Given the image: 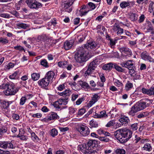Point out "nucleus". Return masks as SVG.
<instances>
[{
  "label": "nucleus",
  "instance_id": "obj_1",
  "mask_svg": "<svg viewBox=\"0 0 154 154\" xmlns=\"http://www.w3.org/2000/svg\"><path fill=\"white\" fill-rule=\"evenodd\" d=\"M98 47V45L95 42H93L86 44L84 47H80L75 53L74 58L75 61L80 63L81 65H83L88 60L87 57V51L89 49H94Z\"/></svg>",
  "mask_w": 154,
  "mask_h": 154
},
{
  "label": "nucleus",
  "instance_id": "obj_2",
  "mask_svg": "<svg viewBox=\"0 0 154 154\" xmlns=\"http://www.w3.org/2000/svg\"><path fill=\"white\" fill-rule=\"evenodd\" d=\"M152 100L147 99L141 100L131 108L128 114L133 116L135 113L140 110L149 106L152 103Z\"/></svg>",
  "mask_w": 154,
  "mask_h": 154
},
{
  "label": "nucleus",
  "instance_id": "obj_3",
  "mask_svg": "<svg viewBox=\"0 0 154 154\" xmlns=\"http://www.w3.org/2000/svg\"><path fill=\"white\" fill-rule=\"evenodd\" d=\"M96 145H78V148L79 150L84 153H91L96 152Z\"/></svg>",
  "mask_w": 154,
  "mask_h": 154
},
{
  "label": "nucleus",
  "instance_id": "obj_4",
  "mask_svg": "<svg viewBox=\"0 0 154 154\" xmlns=\"http://www.w3.org/2000/svg\"><path fill=\"white\" fill-rule=\"evenodd\" d=\"M26 3L31 9L38 10L43 6V5L36 0H26Z\"/></svg>",
  "mask_w": 154,
  "mask_h": 154
},
{
  "label": "nucleus",
  "instance_id": "obj_5",
  "mask_svg": "<svg viewBox=\"0 0 154 154\" xmlns=\"http://www.w3.org/2000/svg\"><path fill=\"white\" fill-rule=\"evenodd\" d=\"M97 61L95 60L91 62L88 66V68L85 73V76H87L91 74L93 72L97 67Z\"/></svg>",
  "mask_w": 154,
  "mask_h": 154
},
{
  "label": "nucleus",
  "instance_id": "obj_6",
  "mask_svg": "<svg viewBox=\"0 0 154 154\" xmlns=\"http://www.w3.org/2000/svg\"><path fill=\"white\" fill-rule=\"evenodd\" d=\"M18 91L14 84H9L7 89L4 92V94L6 95H14Z\"/></svg>",
  "mask_w": 154,
  "mask_h": 154
},
{
  "label": "nucleus",
  "instance_id": "obj_7",
  "mask_svg": "<svg viewBox=\"0 0 154 154\" xmlns=\"http://www.w3.org/2000/svg\"><path fill=\"white\" fill-rule=\"evenodd\" d=\"M117 130L114 133V135L116 138L119 140L120 143H123L127 142L128 140L127 138L123 136L121 132Z\"/></svg>",
  "mask_w": 154,
  "mask_h": 154
},
{
  "label": "nucleus",
  "instance_id": "obj_8",
  "mask_svg": "<svg viewBox=\"0 0 154 154\" xmlns=\"http://www.w3.org/2000/svg\"><path fill=\"white\" fill-rule=\"evenodd\" d=\"M78 131L82 135L85 136L88 135L90 133V131L88 127L84 125L79 127Z\"/></svg>",
  "mask_w": 154,
  "mask_h": 154
},
{
  "label": "nucleus",
  "instance_id": "obj_9",
  "mask_svg": "<svg viewBox=\"0 0 154 154\" xmlns=\"http://www.w3.org/2000/svg\"><path fill=\"white\" fill-rule=\"evenodd\" d=\"M118 131H120V132L122 133V134L123 135V136L127 138V139L128 140L130 139L132 135V132L130 130L126 128L119 129L117 130Z\"/></svg>",
  "mask_w": 154,
  "mask_h": 154
},
{
  "label": "nucleus",
  "instance_id": "obj_10",
  "mask_svg": "<svg viewBox=\"0 0 154 154\" xmlns=\"http://www.w3.org/2000/svg\"><path fill=\"white\" fill-rule=\"evenodd\" d=\"M59 119V116L55 112H51L47 116V118H45V122L48 121H50L53 120H55Z\"/></svg>",
  "mask_w": 154,
  "mask_h": 154
},
{
  "label": "nucleus",
  "instance_id": "obj_11",
  "mask_svg": "<svg viewBox=\"0 0 154 154\" xmlns=\"http://www.w3.org/2000/svg\"><path fill=\"white\" fill-rule=\"evenodd\" d=\"M49 82L50 81L45 77L39 80L38 82V83L39 85L42 88H45L48 85Z\"/></svg>",
  "mask_w": 154,
  "mask_h": 154
},
{
  "label": "nucleus",
  "instance_id": "obj_12",
  "mask_svg": "<svg viewBox=\"0 0 154 154\" xmlns=\"http://www.w3.org/2000/svg\"><path fill=\"white\" fill-rule=\"evenodd\" d=\"M142 91L143 93L149 95H154V87L152 86L149 89L143 88Z\"/></svg>",
  "mask_w": 154,
  "mask_h": 154
},
{
  "label": "nucleus",
  "instance_id": "obj_13",
  "mask_svg": "<svg viewBox=\"0 0 154 154\" xmlns=\"http://www.w3.org/2000/svg\"><path fill=\"white\" fill-rule=\"evenodd\" d=\"M141 56L142 58L144 60H148L150 62H152L153 60V59L149 56L148 54L146 51L142 52L141 54Z\"/></svg>",
  "mask_w": 154,
  "mask_h": 154
},
{
  "label": "nucleus",
  "instance_id": "obj_14",
  "mask_svg": "<svg viewBox=\"0 0 154 154\" xmlns=\"http://www.w3.org/2000/svg\"><path fill=\"white\" fill-rule=\"evenodd\" d=\"M100 97L97 94H95L93 95L92 97V100L89 101V106H91L92 105L94 104L99 99Z\"/></svg>",
  "mask_w": 154,
  "mask_h": 154
},
{
  "label": "nucleus",
  "instance_id": "obj_15",
  "mask_svg": "<svg viewBox=\"0 0 154 154\" xmlns=\"http://www.w3.org/2000/svg\"><path fill=\"white\" fill-rule=\"evenodd\" d=\"M74 2L73 0H70L69 2H67L64 3H62V7L63 10L65 11H67L66 9L70 7L71 6L72 4Z\"/></svg>",
  "mask_w": 154,
  "mask_h": 154
},
{
  "label": "nucleus",
  "instance_id": "obj_16",
  "mask_svg": "<svg viewBox=\"0 0 154 154\" xmlns=\"http://www.w3.org/2000/svg\"><path fill=\"white\" fill-rule=\"evenodd\" d=\"M73 42L72 41H66L65 42L64 45V48L65 49L67 50L70 49L72 47Z\"/></svg>",
  "mask_w": 154,
  "mask_h": 154
},
{
  "label": "nucleus",
  "instance_id": "obj_17",
  "mask_svg": "<svg viewBox=\"0 0 154 154\" xmlns=\"http://www.w3.org/2000/svg\"><path fill=\"white\" fill-rule=\"evenodd\" d=\"M37 39L39 41H43L45 42H48L49 40V38L45 34L39 35Z\"/></svg>",
  "mask_w": 154,
  "mask_h": 154
},
{
  "label": "nucleus",
  "instance_id": "obj_18",
  "mask_svg": "<svg viewBox=\"0 0 154 154\" xmlns=\"http://www.w3.org/2000/svg\"><path fill=\"white\" fill-rule=\"evenodd\" d=\"M54 74L53 71H49L46 74L45 77L50 82L53 79Z\"/></svg>",
  "mask_w": 154,
  "mask_h": 154
},
{
  "label": "nucleus",
  "instance_id": "obj_19",
  "mask_svg": "<svg viewBox=\"0 0 154 154\" xmlns=\"http://www.w3.org/2000/svg\"><path fill=\"white\" fill-rule=\"evenodd\" d=\"M120 51L121 52H124L128 55L131 56L132 54L131 50L127 47H122L121 48H120Z\"/></svg>",
  "mask_w": 154,
  "mask_h": 154
},
{
  "label": "nucleus",
  "instance_id": "obj_20",
  "mask_svg": "<svg viewBox=\"0 0 154 154\" xmlns=\"http://www.w3.org/2000/svg\"><path fill=\"white\" fill-rule=\"evenodd\" d=\"M58 94L59 95L63 97H68L70 96L71 94V91L70 89H66L63 92L58 93Z\"/></svg>",
  "mask_w": 154,
  "mask_h": 154
},
{
  "label": "nucleus",
  "instance_id": "obj_21",
  "mask_svg": "<svg viewBox=\"0 0 154 154\" xmlns=\"http://www.w3.org/2000/svg\"><path fill=\"white\" fill-rule=\"evenodd\" d=\"M113 68V63H110L104 65L102 68L105 70H110Z\"/></svg>",
  "mask_w": 154,
  "mask_h": 154
},
{
  "label": "nucleus",
  "instance_id": "obj_22",
  "mask_svg": "<svg viewBox=\"0 0 154 154\" xmlns=\"http://www.w3.org/2000/svg\"><path fill=\"white\" fill-rule=\"evenodd\" d=\"M12 101H7L4 100H2L1 101V103L2 106L4 109L8 108L10 104L12 103Z\"/></svg>",
  "mask_w": 154,
  "mask_h": 154
},
{
  "label": "nucleus",
  "instance_id": "obj_23",
  "mask_svg": "<svg viewBox=\"0 0 154 154\" xmlns=\"http://www.w3.org/2000/svg\"><path fill=\"white\" fill-rule=\"evenodd\" d=\"M16 25L18 29H26L29 27V25L21 23H19L16 24Z\"/></svg>",
  "mask_w": 154,
  "mask_h": 154
},
{
  "label": "nucleus",
  "instance_id": "obj_24",
  "mask_svg": "<svg viewBox=\"0 0 154 154\" xmlns=\"http://www.w3.org/2000/svg\"><path fill=\"white\" fill-rule=\"evenodd\" d=\"M119 121L120 122L122 123V125H125L128 124V123L129 122V119L127 117L124 116L121 117L119 119Z\"/></svg>",
  "mask_w": 154,
  "mask_h": 154
},
{
  "label": "nucleus",
  "instance_id": "obj_25",
  "mask_svg": "<svg viewBox=\"0 0 154 154\" xmlns=\"http://www.w3.org/2000/svg\"><path fill=\"white\" fill-rule=\"evenodd\" d=\"M116 69L119 72H124L125 69H123L121 66H118L116 63H113V67Z\"/></svg>",
  "mask_w": 154,
  "mask_h": 154
},
{
  "label": "nucleus",
  "instance_id": "obj_26",
  "mask_svg": "<svg viewBox=\"0 0 154 154\" xmlns=\"http://www.w3.org/2000/svg\"><path fill=\"white\" fill-rule=\"evenodd\" d=\"M7 131V128L5 126H3L0 128V137H2L4 134L6 133Z\"/></svg>",
  "mask_w": 154,
  "mask_h": 154
},
{
  "label": "nucleus",
  "instance_id": "obj_27",
  "mask_svg": "<svg viewBox=\"0 0 154 154\" xmlns=\"http://www.w3.org/2000/svg\"><path fill=\"white\" fill-rule=\"evenodd\" d=\"M50 134L53 137H54L58 134V131L55 128L51 130L49 132Z\"/></svg>",
  "mask_w": 154,
  "mask_h": 154
},
{
  "label": "nucleus",
  "instance_id": "obj_28",
  "mask_svg": "<svg viewBox=\"0 0 154 154\" xmlns=\"http://www.w3.org/2000/svg\"><path fill=\"white\" fill-rule=\"evenodd\" d=\"M40 76L39 73H33L31 74L32 79L34 81H36L39 79Z\"/></svg>",
  "mask_w": 154,
  "mask_h": 154
},
{
  "label": "nucleus",
  "instance_id": "obj_29",
  "mask_svg": "<svg viewBox=\"0 0 154 154\" xmlns=\"http://www.w3.org/2000/svg\"><path fill=\"white\" fill-rule=\"evenodd\" d=\"M58 65L60 67H66V66H68V62L66 61L59 62L58 63Z\"/></svg>",
  "mask_w": 154,
  "mask_h": 154
},
{
  "label": "nucleus",
  "instance_id": "obj_30",
  "mask_svg": "<svg viewBox=\"0 0 154 154\" xmlns=\"http://www.w3.org/2000/svg\"><path fill=\"white\" fill-rule=\"evenodd\" d=\"M134 62L132 60H128L126 61L127 68L128 69L133 67Z\"/></svg>",
  "mask_w": 154,
  "mask_h": 154
},
{
  "label": "nucleus",
  "instance_id": "obj_31",
  "mask_svg": "<svg viewBox=\"0 0 154 154\" xmlns=\"http://www.w3.org/2000/svg\"><path fill=\"white\" fill-rule=\"evenodd\" d=\"M79 84L83 88H90V86L88 83L85 82L81 81L79 82Z\"/></svg>",
  "mask_w": 154,
  "mask_h": 154
},
{
  "label": "nucleus",
  "instance_id": "obj_32",
  "mask_svg": "<svg viewBox=\"0 0 154 154\" xmlns=\"http://www.w3.org/2000/svg\"><path fill=\"white\" fill-rule=\"evenodd\" d=\"M130 5V2H123L120 4V6L122 8H124L129 6Z\"/></svg>",
  "mask_w": 154,
  "mask_h": 154
},
{
  "label": "nucleus",
  "instance_id": "obj_33",
  "mask_svg": "<svg viewBox=\"0 0 154 154\" xmlns=\"http://www.w3.org/2000/svg\"><path fill=\"white\" fill-rule=\"evenodd\" d=\"M149 114V113L147 112H145L141 113L137 116V118H142L147 116Z\"/></svg>",
  "mask_w": 154,
  "mask_h": 154
},
{
  "label": "nucleus",
  "instance_id": "obj_34",
  "mask_svg": "<svg viewBox=\"0 0 154 154\" xmlns=\"http://www.w3.org/2000/svg\"><path fill=\"white\" fill-rule=\"evenodd\" d=\"M129 70V73L131 76H135L137 74V72L135 71L134 68L132 67L128 69Z\"/></svg>",
  "mask_w": 154,
  "mask_h": 154
},
{
  "label": "nucleus",
  "instance_id": "obj_35",
  "mask_svg": "<svg viewBox=\"0 0 154 154\" xmlns=\"http://www.w3.org/2000/svg\"><path fill=\"white\" fill-rule=\"evenodd\" d=\"M133 87V84L130 82L129 81L126 83L125 86V90L127 91H128L131 88Z\"/></svg>",
  "mask_w": 154,
  "mask_h": 154
},
{
  "label": "nucleus",
  "instance_id": "obj_36",
  "mask_svg": "<svg viewBox=\"0 0 154 154\" xmlns=\"http://www.w3.org/2000/svg\"><path fill=\"white\" fill-rule=\"evenodd\" d=\"M137 16L135 14L132 13L130 15V18L132 21H136L137 19Z\"/></svg>",
  "mask_w": 154,
  "mask_h": 154
},
{
  "label": "nucleus",
  "instance_id": "obj_37",
  "mask_svg": "<svg viewBox=\"0 0 154 154\" xmlns=\"http://www.w3.org/2000/svg\"><path fill=\"white\" fill-rule=\"evenodd\" d=\"M90 125L92 127L94 128L97 127L98 125L97 122L92 120L90 121Z\"/></svg>",
  "mask_w": 154,
  "mask_h": 154
},
{
  "label": "nucleus",
  "instance_id": "obj_38",
  "mask_svg": "<svg viewBox=\"0 0 154 154\" xmlns=\"http://www.w3.org/2000/svg\"><path fill=\"white\" fill-rule=\"evenodd\" d=\"M31 135L32 138L34 141L38 142L39 140V138L33 132L32 133Z\"/></svg>",
  "mask_w": 154,
  "mask_h": 154
},
{
  "label": "nucleus",
  "instance_id": "obj_39",
  "mask_svg": "<svg viewBox=\"0 0 154 154\" xmlns=\"http://www.w3.org/2000/svg\"><path fill=\"white\" fill-rule=\"evenodd\" d=\"M100 141L97 140H90L87 143V144H98Z\"/></svg>",
  "mask_w": 154,
  "mask_h": 154
},
{
  "label": "nucleus",
  "instance_id": "obj_40",
  "mask_svg": "<svg viewBox=\"0 0 154 154\" xmlns=\"http://www.w3.org/2000/svg\"><path fill=\"white\" fill-rule=\"evenodd\" d=\"M146 29L147 31V32H149L151 30H153V27L150 22L148 23V25L146 26Z\"/></svg>",
  "mask_w": 154,
  "mask_h": 154
},
{
  "label": "nucleus",
  "instance_id": "obj_41",
  "mask_svg": "<svg viewBox=\"0 0 154 154\" xmlns=\"http://www.w3.org/2000/svg\"><path fill=\"white\" fill-rule=\"evenodd\" d=\"M40 63L42 66L44 67H48V63L46 60L45 59L42 60L40 62Z\"/></svg>",
  "mask_w": 154,
  "mask_h": 154
},
{
  "label": "nucleus",
  "instance_id": "obj_42",
  "mask_svg": "<svg viewBox=\"0 0 154 154\" xmlns=\"http://www.w3.org/2000/svg\"><path fill=\"white\" fill-rule=\"evenodd\" d=\"M116 154H125V151L123 149H117L115 150Z\"/></svg>",
  "mask_w": 154,
  "mask_h": 154
},
{
  "label": "nucleus",
  "instance_id": "obj_43",
  "mask_svg": "<svg viewBox=\"0 0 154 154\" xmlns=\"http://www.w3.org/2000/svg\"><path fill=\"white\" fill-rule=\"evenodd\" d=\"M116 124L115 121L114 120H112L109 122L106 125V127H109L114 125Z\"/></svg>",
  "mask_w": 154,
  "mask_h": 154
},
{
  "label": "nucleus",
  "instance_id": "obj_44",
  "mask_svg": "<svg viewBox=\"0 0 154 154\" xmlns=\"http://www.w3.org/2000/svg\"><path fill=\"white\" fill-rule=\"evenodd\" d=\"M14 49L19 50V51H24V52H25V50L24 48L22 46L20 45H17L14 47Z\"/></svg>",
  "mask_w": 154,
  "mask_h": 154
},
{
  "label": "nucleus",
  "instance_id": "obj_45",
  "mask_svg": "<svg viewBox=\"0 0 154 154\" xmlns=\"http://www.w3.org/2000/svg\"><path fill=\"white\" fill-rule=\"evenodd\" d=\"M14 66V64L13 63H10L5 67L6 69H9L11 68H12Z\"/></svg>",
  "mask_w": 154,
  "mask_h": 154
},
{
  "label": "nucleus",
  "instance_id": "obj_46",
  "mask_svg": "<svg viewBox=\"0 0 154 154\" xmlns=\"http://www.w3.org/2000/svg\"><path fill=\"white\" fill-rule=\"evenodd\" d=\"M143 148L144 150L148 151H150L152 149V147L150 145H144Z\"/></svg>",
  "mask_w": 154,
  "mask_h": 154
},
{
  "label": "nucleus",
  "instance_id": "obj_47",
  "mask_svg": "<svg viewBox=\"0 0 154 154\" xmlns=\"http://www.w3.org/2000/svg\"><path fill=\"white\" fill-rule=\"evenodd\" d=\"M8 40L5 38L2 37L0 38V42L4 44H6L8 43Z\"/></svg>",
  "mask_w": 154,
  "mask_h": 154
},
{
  "label": "nucleus",
  "instance_id": "obj_48",
  "mask_svg": "<svg viewBox=\"0 0 154 154\" xmlns=\"http://www.w3.org/2000/svg\"><path fill=\"white\" fill-rule=\"evenodd\" d=\"M137 123H135L131 125V126L130 128L133 131H136L138 128Z\"/></svg>",
  "mask_w": 154,
  "mask_h": 154
},
{
  "label": "nucleus",
  "instance_id": "obj_49",
  "mask_svg": "<svg viewBox=\"0 0 154 154\" xmlns=\"http://www.w3.org/2000/svg\"><path fill=\"white\" fill-rule=\"evenodd\" d=\"M99 139L100 141L105 142H108L109 140V139L106 137H99Z\"/></svg>",
  "mask_w": 154,
  "mask_h": 154
},
{
  "label": "nucleus",
  "instance_id": "obj_50",
  "mask_svg": "<svg viewBox=\"0 0 154 154\" xmlns=\"http://www.w3.org/2000/svg\"><path fill=\"white\" fill-rule=\"evenodd\" d=\"M26 100V97H22L20 99V105H23L25 103Z\"/></svg>",
  "mask_w": 154,
  "mask_h": 154
},
{
  "label": "nucleus",
  "instance_id": "obj_51",
  "mask_svg": "<svg viewBox=\"0 0 154 154\" xmlns=\"http://www.w3.org/2000/svg\"><path fill=\"white\" fill-rule=\"evenodd\" d=\"M88 5L90 8L91 9V10H94L96 8V6L92 2H89L88 3Z\"/></svg>",
  "mask_w": 154,
  "mask_h": 154
},
{
  "label": "nucleus",
  "instance_id": "obj_52",
  "mask_svg": "<svg viewBox=\"0 0 154 154\" xmlns=\"http://www.w3.org/2000/svg\"><path fill=\"white\" fill-rule=\"evenodd\" d=\"M148 142V140L147 139H141L140 143L141 144H145L146 145L150 144L147 143Z\"/></svg>",
  "mask_w": 154,
  "mask_h": 154
},
{
  "label": "nucleus",
  "instance_id": "obj_53",
  "mask_svg": "<svg viewBox=\"0 0 154 154\" xmlns=\"http://www.w3.org/2000/svg\"><path fill=\"white\" fill-rule=\"evenodd\" d=\"M76 110V109L74 108L70 107L69 108V113L71 114L75 113Z\"/></svg>",
  "mask_w": 154,
  "mask_h": 154
},
{
  "label": "nucleus",
  "instance_id": "obj_54",
  "mask_svg": "<svg viewBox=\"0 0 154 154\" xmlns=\"http://www.w3.org/2000/svg\"><path fill=\"white\" fill-rule=\"evenodd\" d=\"M18 72L19 71H15L12 74L9 76V78L11 79H14L16 76L17 75Z\"/></svg>",
  "mask_w": 154,
  "mask_h": 154
},
{
  "label": "nucleus",
  "instance_id": "obj_55",
  "mask_svg": "<svg viewBox=\"0 0 154 154\" xmlns=\"http://www.w3.org/2000/svg\"><path fill=\"white\" fill-rule=\"evenodd\" d=\"M115 83H116V86L118 87H119L121 88H122L123 84L122 83L120 82L119 80H116L115 82Z\"/></svg>",
  "mask_w": 154,
  "mask_h": 154
},
{
  "label": "nucleus",
  "instance_id": "obj_56",
  "mask_svg": "<svg viewBox=\"0 0 154 154\" xmlns=\"http://www.w3.org/2000/svg\"><path fill=\"white\" fill-rule=\"evenodd\" d=\"M0 17L6 18H9L10 17L9 14L5 13L0 14Z\"/></svg>",
  "mask_w": 154,
  "mask_h": 154
},
{
  "label": "nucleus",
  "instance_id": "obj_57",
  "mask_svg": "<svg viewBox=\"0 0 154 154\" xmlns=\"http://www.w3.org/2000/svg\"><path fill=\"white\" fill-rule=\"evenodd\" d=\"M100 117H100V118L103 117H107L108 116L107 114H106V112L105 111H101L100 112Z\"/></svg>",
  "mask_w": 154,
  "mask_h": 154
},
{
  "label": "nucleus",
  "instance_id": "obj_58",
  "mask_svg": "<svg viewBox=\"0 0 154 154\" xmlns=\"http://www.w3.org/2000/svg\"><path fill=\"white\" fill-rule=\"evenodd\" d=\"M85 112V109L84 108H82L79 111L78 115H83Z\"/></svg>",
  "mask_w": 154,
  "mask_h": 154
},
{
  "label": "nucleus",
  "instance_id": "obj_59",
  "mask_svg": "<svg viewBox=\"0 0 154 154\" xmlns=\"http://www.w3.org/2000/svg\"><path fill=\"white\" fill-rule=\"evenodd\" d=\"M10 13L16 17H18L19 16V14L16 11H11Z\"/></svg>",
  "mask_w": 154,
  "mask_h": 154
},
{
  "label": "nucleus",
  "instance_id": "obj_60",
  "mask_svg": "<svg viewBox=\"0 0 154 154\" xmlns=\"http://www.w3.org/2000/svg\"><path fill=\"white\" fill-rule=\"evenodd\" d=\"M32 116L34 118H40L42 116V114L41 113H39L35 114H33Z\"/></svg>",
  "mask_w": 154,
  "mask_h": 154
},
{
  "label": "nucleus",
  "instance_id": "obj_61",
  "mask_svg": "<svg viewBox=\"0 0 154 154\" xmlns=\"http://www.w3.org/2000/svg\"><path fill=\"white\" fill-rule=\"evenodd\" d=\"M9 85L7 84H2L0 85V89H7L8 88V86H9Z\"/></svg>",
  "mask_w": 154,
  "mask_h": 154
},
{
  "label": "nucleus",
  "instance_id": "obj_62",
  "mask_svg": "<svg viewBox=\"0 0 154 154\" xmlns=\"http://www.w3.org/2000/svg\"><path fill=\"white\" fill-rule=\"evenodd\" d=\"M84 100V98L83 97H81V98H79L78 100L76 101V104L77 105H79L81 104V103Z\"/></svg>",
  "mask_w": 154,
  "mask_h": 154
},
{
  "label": "nucleus",
  "instance_id": "obj_63",
  "mask_svg": "<svg viewBox=\"0 0 154 154\" xmlns=\"http://www.w3.org/2000/svg\"><path fill=\"white\" fill-rule=\"evenodd\" d=\"M65 85L63 84L60 85H59V87H58L57 89L58 90L61 91H62L63 89L65 88Z\"/></svg>",
  "mask_w": 154,
  "mask_h": 154
},
{
  "label": "nucleus",
  "instance_id": "obj_64",
  "mask_svg": "<svg viewBox=\"0 0 154 154\" xmlns=\"http://www.w3.org/2000/svg\"><path fill=\"white\" fill-rule=\"evenodd\" d=\"M135 138L134 141H135V143H137L139 141L140 142L141 138L140 137L138 136L137 135H136L135 136Z\"/></svg>",
  "mask_w": 154,
  "mask_h": 154
}]
</instances>
